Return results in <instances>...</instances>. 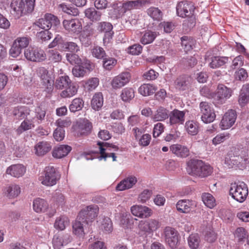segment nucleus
I'll return each instance as SVG.
<instances>
[{"mask_svg": "<svg viewBox=\"0 0 249 249\" xmlns=\"http://www.w3.org/2000/svg\"><path fill=\"white\" fill-rule=\"evenodd\" d=\"M186 170L191 176L205 178L211 174L213 168L201 160L191 159L187 162Z\"/></svg>", "mask_w": 249, "mask_h": 249, "instance_id": "f257e3e1", "label": "nucleus"}, {"mask_svg": "<svg viewBox=\"0 0 249 249\" xmlns=\"http://www.w3.org/2000/svg\"><path fill=\"white\" fill-rule=\"evenodd\" d=\"M249 162V159L244 158L239 154V151H236L235 149L231 150L225 160V164L228 168L236 169L243 170Z\"/></svg>", "mask_w": 249, "mask_h": 249, "instance_id": "f03ea898", "label": "nucleus"}, {"mask_svg": "<svg viewBox=\"0 0 249 249\" xmlns=\"http://www.w3.org/2000/svg\"><path fill=\"white\" fill-rule=\"evenodd\" d=\"M60 178V174L53 166L49 165L45 167L44 175L39 177L41 183L47 186H52L56 184Z\"/></svg>", "mask_w": 249, "mask_h": 249, "instance_id": "7ed1b4c3", "label": "nucleus"}, {"mask_svg": "<svg viewBox=\"0 0 249 249\" xmlns=\"http://www.w3.org/2000/svg\"><path fill=\"white\" fill-rule=\"evenodd\" d=\"M229 192L232 198L240 203L246 200L249 194L247 185L243 182L231 184Z\"/></svg>", "mask_w": 249, "mask_h": 249, "instance_id": "20e7f679", "label": "nucleus"}, {"mask_svg": "<svg viewBox=\"0 0 249 249\" xmlns=\"http://www.w3.org/2000/svg\"><path fill=\"white\" fill-rule=\"evenodd\" d=\"M232 90L223 84L217 86L216 93L213 96V103L216 107L224 104L232 95Z\"/></svg>", "mask_w": 249, "mask_h": 249, "instance_id": "39448f33", "label": "nucleus"}, {"mask_svg": "<svg viewBox=\"0 0 249 249\" xmlns=\"http://www.w3.org/2000/svg\"><path fill=\"white\" fill-rule=\"evenodd\" d=\"M31 38L28 36H22L17 38L13 42L9 50V55L16 58L21 53L22 50L26 48L29 44Z\"/></svg>", "mask_w": 249, "mask_h": 249, "instance_id": "423d86ee", "label": "nucleus"}, {"mask_svg": "<svg viewBox=\"0 0 249 249\" xmlns=\"http://www.w3.org/2000/svg\"><path fill=\"white\" fill-rule=\"evenodd\" d=\"M99 208L97 205H90L82 210L78 215V218L83 223L89 225L97 216Z\"/></svg>", "mask_w": 249, "mask_h": 249, "instance_id": "0eeeda50", "label": "nucleus"}, {"mask_svg": "<svg viewBox=\"0 0 249 249\" xmlns=\"http://www.w3.org/2000/svg\"><path fill=\"white\" fill-rule=\"evenodd\" d=\"M24 56L29 61L41 62L46 58L44 50L37 47H29L24 51Z\"/></svg>", "mask_w": 249, "mask_h": 249, "instance_id": "6e6552de", "label": "nucleus"}, {"mask_svg": "<svg viewBox=\"0 0 249 249\" xmlns=\"http://www.w3.org/2000/svg\"><path fill=\"white\" fill-rule=\"evenodd\" d=\"M199 108L201 114V119L204 123H210L214 120L216 116L214 111L208 102H200Z\"/></svg>", "mask_w": 249, "mask_h": 249, "instance_id": "1a4fd4ad", "label": "nucleus"}, {"mask_svg": "<svg viewBox=\"0 0 249 249\" xmlns=\"http://www.w3.org/2000/svg\"><path fill=\"white\" fill-rule=\"evenodd\" d=\"M34 24L41 29L50 30L52 25L56 26L59 24V20L56 16L47 13L43 18H39Z\"/></svg>", "mask_w": 249, "mask_h": 249, "instance_id": "9d476101", "label": "nucleus"}, {"mask_svg": "<svg viewBox=\"0 0 249 249\" xmlns=\"http://www.w3.org/2000/svg\"><path fill=\"white\" fill-rule=\"evenodd\" d=\"M178 15L182 18L189 17L193 15L195 7L192 2L181 1L176 7Z\"/></svg>", "mask_w": 249, "mask_h": 249, "instance_id": "9b49d317", "label": "nucleus"}, {"mask_svg": "<svg viewBox=\"0 0 249 249\" xmlns=\"http://www.w3.org/2000/svg\"><path fill=\"white\" fill-rule=\"evenodd\" d=\"M131 74L128 72H122L114 77L111 82V85L113 89H117L126 85L130 81Z\"/></svg>", "mask_w": 249, "mask_h": 249, "instance_id": "f8f14e48", "label": "nucleus"}, {"mask_svg": "<svg viewBox=\"0 0 249 249\" xmlns=\"http://www.w3.org/2000/svg\"><path fill=\"white\" fill-rule=\"evenodd\" d=\"M63 25L66 30L75 34H78L82 29V24L77 18L65 19Z\"/></svg>", "mask_w": 249, "mask_h": 249, "instance_id": "ddd939ff", "label": "nucleus"}, {"mask_svg": "<svg viewBox=\"0 0 249 249\" xmlns=\"http://www.w3.org/2000/svg\"><path fill=\"white\" fill-rule=\"evenodd\" d=\"M164 233L165 241L169 246L172 249L176 248L178 242V231L173 228L167 227Z\"/></svg>", "mask_w": 249, "mask_h": 249, "instance_id": "4468645a", "label": "nucleus"}, {"mask_svg": "<svg viewBox=\"0 0 249 249\" xmlns=\"http://www.w3.org/2000/svg\"><path fill=\"white\" fill-rule=\"evenodd\" d=\"M185 111L174 109L170 111L169 124L171 125L182 124L185 122Z\"/></svg>", "mask_w": 249, "mask_h": 249, "instance_id": "2eb2a0df", "label": "nucleus"}, {"mask_svg": "<svg viewBox=\"0 0 249 249\" xmlns=\"http://www.w3.org/2000/svg\"><path fill=\"white\" fill-rule=\"evenodd\" d=\"M236 119V113L235 110L231 109L225 113L221 122L220 126L222 129H227L231 127L234 124Z\"/></svg>", "mask_w": 249, "mask_h": 249, "instance_id": "dca6fc26", "label": "nucleus"}, {"mask_svg": "<svg viewBox=\"0 0 249 249\" xmlns=\"http://www.w3.org/2000/svg\"><path fill=\"white\" fill-rule=\"evenodd\" d=\"M112 25L107 22H100L98 23L97 30L100 32L105 33V36L103 38L104 42H109V40L112 38L114 34L112 31Z\"/></svg>", "mask_w": 249, "mask_h": 249, "instance_id": "f3484780", "label": "nucleus"}, {"mask_svg": "<svg viewBox=\"0 0 249 249\" xmlns=\"http://www.w3.org/2000/svg\"><path fill=\"white\" fill-rule=\"evenodd\" d=\"M170 151L178 158L184 159L190 156L189 148L185 145L174 144L170 146Z\"/></svg>", "mask_w": 249, "mask_h": 249, "instance_id": "a211bd4d", "label": "nucleus"}, {"mask_svg": "<svg viewBox=\"0 0 249 249\" xmlns=\"http://www.w3.org/2000/svg\"><path fill=\"white\" fill-rule=\"evenodd\" d=\"M196 206L195 201L189 199H181L178 201L176 208L178 211L184 213H190Z\"/></svg>", "mask_w": 249, "mask_h": 249, "instance_id": "6ab92c4d", "label": "nucleus"}, {"mask_svg": "<svg viewBox=\"0 0 249 249\" xmlns=\"http://www.w3.org/2000/svg\"><path fill=\"white\" fill-rule=\"evenodd\" d=\"M131 212L134 215L141 218L147 217L150 216L152 213V210L150 208L142 205L132 206Z\"/></svg>", "mask_w": 249, "mask_h": 249, "instance_id": "aec40b11", "label": "nucleus"}, {"mask_svg": "<svg viewBox=\"0 0 249 249\" xmlns=\"http://www.w3.org/2000/svg\"><path fill=\"white\" fill-rule=\"evenodd\" d=\"M170 111L163 107H159L151 117L154 122H161L169 118Z\"/></svg>", "mask_w": 249, "mask_h": 249, "instance_id": "412c9836", "label": "nucleus"}, {"mask_svg": "<svg viewBox=\"0 0 249 249\" xmlns=\"http://www.w3.org/2000/svg\"><path fill=\"white\" fill-rule=\"evenodd\" d=\"M39 74L42 81V84L49 92L53 89V81L48 75V71L44 68H41L39 70Z\"/></svg>", "mask_w": 249, "mask_h": 249, "instance_id": "4be33fe9", "label": "nucleus"}, {"mask_svg": "<svg viewBox=\"0 0 249 249\" xmlns=\"http://www.w3.org/2000/svg\"><path fill=\"white\" fill-rule=\"evenodd\" d=\"M26 172V168L22 164H13L8 167L6 173L15 178L22 177Z\"/></svg>", "mask_w": 249, "mask_h": 249, "instance_id": "5701e85b", "label": "nucleus"}, {"mask_svg": "<svg viewBox=\"0 0 249 249\" xmlns=\"http://www.w3.org/2000/svg\"><path fill=\"white\" fill-rule=\"evenodd\" d=\"M97 144L100 146V153L101 154L100 157L99 158L100 160L104 159L105 160H106L107 158L111 157V155L113 153H106L105 152L106 150H109L110 149L109 148H112L113 149H114L115 150H117L118 149L117 146L108 142H98Z\"/></svg>", "mask_w": 249, "mask_h": 249, "instance_id": "b1692460", "label": "nucleus"}, {"mask_svg": "<svg viewBox=\"0 0 249 249\" xmlns=\"http://www.w3.org/2000/svg\"><path fill=\"white\" fill-rule=\"evenodd\" d=\"M51 149V143L46 141L39 142L35 146V154L38 156H43L46 155Z\"/></svg>", "mask_w": 249, "mask_h": 249, "instance_id": "393cba45", "label": "nucleus"}, {"mask_svg": "<svg viewBox=\"0 0 249 249\" xmlns=\"http://www.w3.org/2000/svg\"><path fill=\"white\" fill-rule=\"evenodd\" d=\"M137 182V178L134 176H129L121 181L116 186L117 191H121L131 188Z\"/></svg>", "mask_w": 249, "mask_h": 249, "instance_id": "a878e982", "label": "nucleus"}, {"mask_svg": "<svg viewBox=\"0 0 249 249\" xmlns=\"http://www.w3.org/2000/svg\"><path fill=\"white\" fill-rule=\"evenodd\" d=\"M191 78L186 75H180L174 82L176 89L180 90H185L189 88L190 85Z\"/></svg>", "mask_w": 249, "mask_h": 249, "instance_id": "bb28decb", "label": "nucleus"}, {"mask_svg": "<svg viewBox=\"0 0 249 249\" xmlns=\"http://www.w3.org/2000/svg\"><path fill=\"white\" fill-rule=\"evenodd\" d=\"M71 150V147L68 145H60L53 148L52 155L54 158L61 159L68 155Z\"/></svg>", "mask_w": 249, "mask_h": 249, "instance_id": "cd10ccee", "label": "nucleus"}, {"mask_svg": "<svg viewBox=\"0 0 249 249\" xmlns=\"http://www.w3.org/2000/svg\"><path fill=\"white\" fill-rule=\"evenodd\" d=\"M24 2L22 1L18 2L13 1L11 2V13L15 18H19L24 13V8L23 7Z\"/></svg>", "mask_w": 249, "mask_h": 249, "instance_id": "c85d7f7f", "label": "nucleus"}, {"mask_svg": "<svg viewBox=\"0 0 249 249\" xmlns=\"http://www.w3.org/2000/svg\"><path fill=\"white\" fill-rule=\"evenodd\" d=\"M20 193V188L19 186L14 184L6 186L3 190V194L9 198L17 197Z\"/></svg>", "mask_w": 249, "mask_h": 249, "instance_id": "c756f323", "label": "nucleus"}, {"mask_svg": "<svg viewBox=\"0 0 249 249\" xmlns=\"http://www.w3.org/2000/svg\"><path fill=\"white\" fill-rule=\"evenodd\" d=\"M33 210L37 213H44L49 208L47 201L43 198H36L33 202Z\"/></svg>", "mask_w": 249, "mask_h": 249, "instance_id": "7c9ffc66", "label": "nucleus"}, {"mask_svg": "<svg viewBox=\"0 0 249 249\" xmlns=\"http://www.w3.org/2000/svg\"><path fill=\"white\" fill-rule=\"evenodd\" d=\"M60 93V96L64 98H71L76 94L78 86L75 83L71 82Z\"/></svg>", "mask_w": 249, "mask_h": 249, "instance_id": "2f4dec72", "label": "nucleus"}, {"mask_svg": "<svg viewBox=\"0 0 249 249\" xmlns=\"http://www.w3.org/2000/svg\"><path fill=\"white\" fill-rule=\"evenodd\" d=\"M93 34V29L90 27H85L83 32L80 36V41L85 47H88L91 43L90 36Z\"/></svg>", "mask_w": 249, "mask_h": 249, "instance_id": "473e14b6", "label": "nucleus"}, {"mask_svg": "<svg viewBox=\"0 0 249 249\" xmlns=\"http://www.w3.org/2000/svg\"><path fill=\"white\" fill-rule=\"evenodd\" d=\"M147 1L144 0H136L134 1H127L124 2L122 5L125 13L134 9H138L146 3Z\"/></svg>", "mask_w": 249, "mask_h": 249, "instance_id": "72a5a7b5", "label": "nucleus"}, {"mask_svg": "<svg viewBox=\"0 0 249 249\" xmlns=\"http://www.w3.org/2000/svg\"><path fill=\"white\" fill-rule=\"evenodd\" d=\"M104 99L103 94L101 92L95 93L91 101V106L92 109L98 111L103 105Z\"/></svg>", "mask_w": 249, "mask_h": 249, "instance_id": "f704fd0d", "label": "nucleus"}, {"mask_svg": "<svg viewBox=\"0 0 249 249\" xmlns=\"http://www.w3.org/2000/svg\"><path fill=\"white\" fill-rule=\"evenodd\" d=\"M249 101V84L243 86L239 97L238 102L241 106H245Z\"/></svg>", "mask_w": 249, "mask_h": 249, "instance_id": "c9c22d12", "label": "nucleus"}, {"mask_svg": "<svg viewBox=\"0 0 249 249\" xmlns=\"http://www.w3.org/2000/svg\"><path fill=\"white\" fill-rule=\"evenodd\" d=\"M30 109L24 106L17 107L14 109L13 111L14 116L19 120L24 119L30 114Z\"/></svg>", "mask_w": 249, "mask_h": 249, "instance_id": "e433bc0d", "label": "nucleus"}, {"mask_svg": "<svg viewBox=\"0 0 249 249\" xmlns=\"http://www.w3.org/2000/svg\"><path fill=\"white\" fill-rule=\"evenodd\" d=\"M157 88L153 85L144 84L139 88V92L144 96H150L155 93Z\"/></svg>", "mask_w": 249, "mask_h": 249, "instance_id": "4c0bfd02", "label": "nucleus"}, {"mask_svg": "<svg viewBox=\"0 0 249 249\" xmlns=\"http://www.w3.org/2000/svg\"><path fill=\"white\" fill-rule=\"evenodd\" d=\"M196 40L187 36H183L181 38V44L185 52L192 50L195 46Z\"/></svg>", "mask_w": 249, "mask_h": 249, "instance_id": "58836bf2", "label": "nucleus"}, {"mask_svg": "<svg viewBox=\"0 0 249 249\" xmlns=\"http://www.w3.org/2000/svg\"><path fill=\"white\" fill-rule=\"evenodd\" d=\"M85 15L88 18L94 22L101 19L102 13L97 11L94 8H89L85 10Z\"/></svg>", "mask_w": 249, "mask_h": 249, "instance_id": "ea45409f", "label": "nucleus"}, {"mask_svg": "<svg viewBox=\"0 0 249 249\" xmlns=\"http://www.w3.org/2000/svg\"><path fill=\"white\" fill-rule=\"evenodd\" d=\"M86 223H83L81 220L77 218L72 225L73 233L77 236H82L84 234V228L86 229Z\"/></svg>", "mask_w": 249, "mask_h": 249, "instance_id": "a19ab883", "label": "nucleus"}, {"mask_svg": "<svg viewBox=\"0 0 249 249\" xmlns=\"http://www.w3.org/2000/svg\"><path fill=\"white\" fill-rule=\"evenodd\" d=\"M158 35L157 32L147 30L145 32L142 36L140 42L143 45H146L151 43L155 39Z\"/></svg>", "mask_w": 249, "mask_h": 249, "instance_id": "79ce46f5", "label": "nucleus"}, {"mask_svg": "<svg viewBox=\"0 0 249 249\" xmlns=\"http://www.w3.org/2000/svg\"><path fill=\"white\" fill-rule=\"evenodd\" d=\"M146 13L154 20L159 21L162 19V12L158 7H150L147 9Z\"/></svg>", "mask_w": 249, "mask_h": 249, "instance_id": "37998d69", "label": "nucleus"}, {"mask_svg": "<svg viewBox=\"0 0 249 249\" xmlns=\"http://www.w3.org/2000/svg\"><path fill=\"white\" fill-rule=\"evenodd\" d=\"M228 60L227 57L214 56L211 58L209 66L212 69H216L223 66L228 62Z\"/></svg>", "mask_w": 249, "mask_h": 249, "instance_id": "c03bdc74", "label": "nucleus"}, {"mask_svg": "<svg viewBox=\"0 0 249 249\" xmlns=\"http://www.w3.org/2000/svg\"><path fill=\"white\" fill-rule=\"evenodd\" d=\"M71 82V81L68 76H61L56 79L54 86L57 89H62L69 86V84Z\"/></svg>", "mask_w": 249, "mask_h": 249, "instance_id": "a18cd8bd", "label": "nucleus"}, {"mask_svg": "<svg viewBox=\"0 0 249 249\" xmlns=\"http://www.w3.org/2000/svg\"><path fill=\"white\" fill-rule=\"evenodd\" d=\"M35 119L38 124H41L45 120L46 109L42 105L38 106L35 108Z\"/></svg>", "mask_w": 249, "mask_h": 249, "instance_id": "49530a36", "label": "nucleus"}, {"mask_svg": "<svg viewBox=\"0 0 249 249\" xmlns=\"http://www.w3.org/2000/svg\"><path fill=\"white\" fill-rule=\"evenodd\" d=\"M185 127L188 133L190 135H196L198 132V124L194 121H187L185 123Z\"/></svg>", "mask_w": 249, "mask_h": 249, "instance_id": "de8ad7c7", "label": "nucleus"}, {"mask_svg": "<svg viewBox=\"0 0 249 249\" xmlns=\"http://www.w3.org/2000/svg\"><path fill=\"white\" fill-rule=\"evenodd\" d=\"M201 197L203 203L207 207L212 209L216 205L215 198L211 194L203 193Z\"/></svg>", "mask_w": 249, "mask_h": 249, "instance_id": "09e8293b", "label": "nucleus"}, {"mask_svg": "<svg viewBox=\"0 0 249 249\" xmlns=\"http://www.w3.org/2000/svg\"><path fill=\"white\" fill-rule=\"evenodd\" d=\"M84 101L80 98L74 99L69 106L70 110L71 112H75L81 110L84 106Z\"/></svg>", "mask_w": 249, "mask_h": 249, "instance_id": "8fccbe9b", "label": "nucleus"}, {"mask_svg": "<svg viewBox=\"0 0 249 249\" xmlns=\"http://www.w3.org/2000/svg\"><path fill=\"white\" fill-rule=\"evenodd\" d=\"M69 223V220L67 217L64 216H60L56 219L54 227L56 229L62 231L68 225Z\"/></svg>", "mask_w": 249, "mask_h": 249, "instance_id": "3c124183", "label": "nucleus"}, {"mask_svg": "<svg viewBox=\"0 0 249 249\" xmlns=\"http://www.w3.org/2000/svg\"><path fill=\"white\" fill-rule=\"evenodd\" d=\"M120 96L123 101L129 102L135 96L134 91L132 88H124L122 90Z\"/></svg>", "mask_w": 249, "mask_h": 249, "instance_id": "603ef678", "label": "nucleus"}, {"mask_svg": "<svg viewBox=\"0 0 249 249\" xmlns=\"http://www.w3.org/2000/svg\"><path fill=\"white\" fill-rule=\"evenodd\" d=\"M34 127L35 125L32 120L26 119L21 123L20 125L17 128V132L18 134H20L23 131L29 130Z\"/></svg>", "mask_w": 249, "mask_h": 249, "instance_id": "864d4df0", "label": "nucleus"}, {"mask_svg": "<svg viewBox=\"0 0 249 249\" xmlns=\"http://www.w3.org/2000/svg\"><path fill=\"white\" fill-rule=\"evenodd\" d=\"M188 243L191 249H198L200 243V238L197 234H191L188 239Z\"/></svg>", "mask_w": 249, "mask_h": 249, "instance_id": "5fc2aeb1", "label": "nucleus"}, {"mask_svg": "<svg viewBox=\"0 0 249 249\" xmlns=\"http://www.w3.org/2000/svg\"><path fill=\"white\" fill-rule=\"evenodd\" d=\"M103 60V67L106 70H112L117 64L116 59L107 55Z\"/></svg>", "mask_w": 249, "mask_h": 249, "instance_id": "6e6d98bb", "label": "nucleus"}, {"mask_svg": "<svg viewBox=\"0 0 249 249\" xmlns=\"http://www.w3.org/2000/svg\"><path fill=\"white\" fill-rule=\"evenodd\" d=\"M66 236L60 237L59 235H55L53 239V245L54 249H60L64 245L68 244V241H64V238Z\"/></svg>", "mask_w": 249, "mask_h": 249, "instance_id": "4d7b16f0", "label": "nucleus"}, {"mask_svg": "<svg viewBox=\"0 0 249 249\" xmlns=\"http://www.w3.org/2000/svg\"><path fill=\"white\" fill-rule=\"evenodd\" d=\"M92 55L99 59H103L106 56V53L104 49L99 46L94 47L91 50Z\"/></svg>", "mask_w": 249, "mask_h": 249, "instance_id": "13d9d810", "label": "nucleus"}, {"mask_svg": "<svg viewBox=\"0 0 249 249\" xmlns=\"http://www.w3.org/2000/svg\"><path fill=\"white\" fill-rule=\"evenodd\" d=\"M48 58L52 62H59L62 60V56L57 50H51L48 52Z\"/></svg>", "mask_w": 249, "mask_h": 249, "instance_id": "bf43d9fd", "label": "nucleus"}, {"mask_svg": "<svg viewBox=\"0 0 249 249\" xmlns=\"http://www.w3.org/2000/svg\"><path fill=\"white\" fill-rule=\"evenodd\" d=\"M234 236L237 238L238 242H242L246 239L247 237V232L244 228L239 227L236 230Z\"/></svg>", "mask_w": 249, "mask_h": 249, "instance_id": "052dcab7", "label": "nucleus"}, {"mask_svg": "<svg viewBox=\"0 0 249 249\" xmlns=\"http://www.w3.org/2000/svg\"><path fill=\"white\" fill-rule=\"evenodd\" d=\"M92 127V124L90 122H89L88 121L84 122L83 123L79 125L81 134L87 135L91 131Z\"/></svg>", "mask_w": 249, "mask_h": 249, "instance_id": "680f3d73", "label": "nucleus"}, {"mask_svg": "<svg viewBox=\"0 0 249 249\" xmlns=\"http://www.w3.org/2000/svg\"><path fill=\"white\" fill-rule=\"evenodd\" d=\"M112 18H119L122 17L124 15L125 11L122 4L120 6H118L114 8L112 10Z\"/></svg>", "mask_w": 249, "mask_h": 249, "instance_id": "e2e57ef3", "label": "nucleus"}, {"mask_svg": "<svg viewBox=\"0 0 249 249\" xmlns=\"http://www.w3.org/2000/svg\"><path fill=\"white\" fill-rule=\"evenodd\" d=\"M44 30L38 32L36 34V37L42 41H47L50 40L52 36V33L49 30L43 29Z\"/></svg>", "mask_w": 249, "mask_h": 249, "instance_id": "0e129e2a", "label": "nucleus"}, {"mask_svg": "<svg viewBox=\"0 0 249 249\" xmlns=\"http://www.w3.org/2000/svg\"><path fill=\"white\" fill-rule=\"evenodd\" d=\"M66 58L68 61L71 64L79 65L81 63V59L79 56L75 53H67Z\"/></svg>", "mask_w": 249, "mask_h": 249, "instance_id": "69168bd1", "label": "nucleus"}, {"mask_svg": "<svg viewBox=\"0 0 249 249\" xmlns=\"http://www.w3.org/2000/svg\"><path fill=\"white\" fill-rule=\"evenodd\" d=\"M142 50L141 45L135 44L127 48V52L132 55H139L142 53Z\"/></svg>", "mask_w": 249, "mask_h": 249, "instance_id": "338daca9", "label": "nucleus"}, {"mask_svg": "<svg viewBox=\"0 0 249 249\" xmlns=\"http://www.w3.org/2000/svg\"><path fill=\"white\" fill-rule=\"evenodd\" d=\"M101 229L104 230L106 232H110L113 230L112 223L109 218H105L104 219L102 225Z\"/></svg>", "mask_w": 249, "mask_h": 249, "instance_id": "774afa93", "label": "nucleus"}]
</instances>
